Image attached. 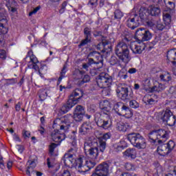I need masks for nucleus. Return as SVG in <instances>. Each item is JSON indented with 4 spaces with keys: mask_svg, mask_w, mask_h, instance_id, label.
<instances>
[{
    "mask_svg": "<svg viewBox=\"0 0 176 176\" xmlns=\"http://www.w3.org/2000/svg\"><path fill=\"white\" fill-rule=\"evenodd\" d=\"M62 163H63L65 167L68 168H76L78 171H89L91 170L97 164L96 160H86L84 157H76V151L74 149L69 150L62 159Z\"/></svg>",
    "mask_w": 176,
    "mask_h": 176,
    "instance_id": "obj_1",
    "label": "nucleus"
},
{
    "mask_svg": "<svg viewBox=\"0 0 176 176\" xmlns=\"http://www.w3.org/2000/svg\"><path fill=\"white\" fill-rule=\"evenodd\" d=\"M85 113V107L81 105H78L76 107L73 116L71 114H67L62 118H56L54 121L52 127L53 129H59L60 131L65 133V131H68V129L71 127L73 119H74L76 122H82Z\"/></svg>",
    "mask_w": 176,
    "mask_h": 176,
    "instance_id": "obj_2",
    "label": "nucleus"
},
{
    "mask_svg": "<svg viewBox=\"0 0 176 176\" xmlns=\"http://www.w3.org/2000/svg\"><path fill=\"white\" fill-rule=\"evenodd\" d=\"M112 102H113V100H102L100 102L102 113L95 115V122H96L97 126L104 130H111L112 128V120L109 117V112L112 109Z\"/></svg>",
    "mask_w": 176,
    "mask_h": 176,
    "instance_id": "obj_3",
    "label": "nucleus"
},
{
    "mask_svg": "<svg viewBox=\"0 0 176 176\" xmlns=\"http://www.w3.org/2000/svg\"><path fill=\"white\" fill-rule=\"evenodd\" d=\"M107 143L100 139L89 140L84 143V152L89 159L96 160L100 153H104Z\"/></svg>",
    "mask_w": 176,
    "mask_h": 176,
    "instance_id": "obj_4",
    "label": "nucleus"
},
{
    "mask_svg": "<svg viewBox=\"0 0 176 176\" xmlns=\"http://www.w3.org/2000/svg\"><path fill=\"white\" fill-rule=\"evenodd\" d=\"M25 61H27L28 63V67L30 69H34V71L38 70V75L41 78H43L42 76L43 74H46V71H47V66L43 65L39 69V67L38 66V63H39V60H38V58L34 55V52L32 50H30L28 52V55L26 56V58H25Z\"/></svg>",
    "mask_w": 176,
    "mask_h": 176,
    "instance_id": "obj_5",
    "label": "nucleus"
},
{
    "mask_svg": "<svg viewBox=\"0 0 176 176\" xmlns=\"http://www.w3.org/2000/svg\"><path fill=\"white\" fill-rule=\"evenodd\" d=\"M80 97H83V91L80 89H76L70 95L67 104L61 107L60 112L67 113L71 108H73V107H75L78 104Z\"/></svg>",
    "mask_w": 176,
    "mask_h": 176,
    "instance_id": "obj_6",
    "label": "nucleus"
},
{
    "mask_svg": "<svg viewBox=\"0 0 176 176\" xmlns=\"http://www.w3.org/2000/svg\"><path fill=\"white\" fill-rule=\"evenodd\" d=\"M116 56L121 60L124 64H129L131 56H130V50H129V46L124 42L119 43L115 48Z\"/></svg>",
    "mask_w": 176,
    "mask_h": 176,
    "instance_id": "obj_7",
    "label": "nucleus"
},
{
    "mask_svg": "<svg viewBox=\"0 0 176 176\" xmlns=\"http://www.w3.org/2000/svg\"><path fill=\"white\" fill-rule=\"evenodd\" d=\"M127 140L138 149H145L146 148V140L140 133H132L127 135Z\"/></svg>",
    "mask_w": 176,
    "mask_h": 176,
    "instance_id": "obj_8",
    "label": "nucleus"
},
{
    "mask_svg": "<svg viewBox=\"0 0 176 176\" xmlns=\"http://www.w3.org/2000/svg\"><path fill=\"white\" fill-rule=\"evenodd\" d=\"M160 8L155 6H150L148 9L141 8L139 11L140 17L142 21H146V20L149 19L148 16H160Z\"/></svg>",
    "mask_w": 176,
    "mask_h": 176,
    "instance_id": "obj_9",
    "label": "nucleus"
},
{
    "mask_svg": "<svg viewBox=\"0 0 176 176\" xmlns=\"http://www.w3.org/2000/svg\"><path fill=\"white\" fill-rule=\"evenodd\" d=\"M148 138L153 142L163 144V142H166L168 140V132L164 129L153 131L149 133Z\"/></svg>",
    "mask_w": 176,
    "mask_h": 176,
    "instance_id": "obj_10",
    "label": "nucleus"
},
{
    "mask_svg": "<svg viewBox=\"0 0 176 176\" xmlns=\"http://www.w3.org/2000/svg\"><path fill=\"white\" fill-rule=\"evenodd\" d=\"M51 135L52 141L57 143H52L50 145V155H53L54 149H56V148L65 140V134L64 133H60V129H55Z\"/></svg>",
    "mask_w": 176,
    "mask_h": 176,
    "instance_id": "obj_11",
    "label": "nucleus"
},
{
    "mask_svg": "<svg viewBox=\"0 0 176 176\" xmlns=\"http://www.w3.org/2000/svg\"><path fill=\"white\" fill-rule=\"evenodd\" d=\"M159 116L161 120H162L164 123H166L168 126L173 127V126L175 125V116L173 114V112H171V110H170L169 109H166V110H164L162 113H159Z\"/></svg>",
    "mask_w": 176,
    "mask_h": 176,
    "instance_id": "obj_12",
    "label": "nucleus"
},
{
    "mask_svg": "<svg viewBox=\"0 0 176 176\" xmlns=\"http://www.w3.org/2000/svg\"><path fill=\"white\" fill-rule=\"evenodd\" d=\"M96 83L100 89H107L112 83V79L108 74L102 72L100 73L96 79Z\"/></svg>",
    "mask_w": 176,
    "mask_h": 176,
    "instance_id": "obj_13",
    "label": "nucleus"
},
{
    "mask_svg": "<svg viewBox=\"0 0 176 176\" xmlns=\"http://www.w3.org/2000/svg\"><path fill=\"white\" fill-rule=\"evenodd\" d=\"M164 2L166 5L168 3L169 6L168 7V10H164L163 12V20L165 25H170V24H171V16L173 14V10L171 8H174L175 6L174 1H173V0H164Z\"/></svg>",
    "mask_w": 176,
    "mask_h": 176,
    "instance_id": "obj_14",
    "label": "nucleus"
},
{
    "mask_svg": "<svg viewBox=\"0 0 176 176\" xmlns=\"http://www.w3.org/2000/svg\"><path fill=\"white\" fill-rule=\"evenodd\" d=\"M135 38L139 42H145L152 38V34L148 30L140 28L136 30Z\"/></svg>",
    "mask_w": 176,
    "mask_h": 176,
    "instance_id": "obj_15",
    "label": "nucleus"
},
{
    "mask_svg": "<svg viewBox=\"0 0 176 176\" xmlns=\"http://www.w3.org/2000/svg\"><path fill=\"white\" fill-rule=\"evenodd\" d=\"M174 146H175V143L170 140L167 144H160L157 148V152L160 156H166L174 149Z\"/></svg>",
    "mask_w": 176,
    "mask_h": 176,
    "instance_id": "obj_16",
    "label": "nucleus"
},
{
    "mask_svg": "<svg viewBox=\"0 0 176 176\" xmlns=\"http://www.w3.org/2000/svg\"><path fill=\"white\" fill-rule=\"evenodd\" d=\"M118 97L124 101L126 100H131L134 97V94L132 91H129V88L126 87H118L116 89Z\"/></svg>",
    "mask_w": 176,
    "mask_h": 176,
    "instance_id": "obj_17",
    "label": "nucleus"
},
{
    "mask_svg": "<svg viewBox=\"0 0 176 176\" xmlns=\"http://www.w3.org/2000/svg\"><path fill=\"white\" fill-rule=\"evenodd\" d=\"M88 57H94V58L88 59V65H91V64H100V67H102V56L99 52L96 51L90 52L88 54Z\"/></svg>",
    "mask_w": 176,
    "mask_h": 176,
    "instance_id": "obj_18",
    "label": "nucleus"
},
{
    "mask_svg": "<svg viewBox=\"0 0 176 176\" xmlns=\"http://www.w3.org/2000/svg\"><path fill=\"white\" fill-rule=\"evenodd\" d=\"M130 47L134 54H141L145 50V44L142 41H133L131 43Z\"/></svg>",
    "mask_w": 176,
    "mask_h": 176,
    "instance_id": "obj_19",
    "label": "nucleus"
},
{
    "mask_svg": "<svg viewBox=\"0 0 176 176\" xmlns=\"http://www.w3.org/2000/svg\"><path fill=\"white\" fill-rule=\"evenodd\" d=\"M140 20L141 17L138 16L136 14H131L130 18L126 21V25L131 30H135L140 25Z\"/></svg>",
    "mask_w": 176,
    "mask_h": 176,
    "instance_id": "obj_20",
    "label": "nucleus"
},
{
    "mask_svg": "<svg viewBox=\"0 0 176 176\" xmlns=\"http://www.w3.org/2000/svg\"><path fill=\"white\" fill-rule=\"evenodd\" d=\"M8 23V19H6V15L3 12H0V34H8V29L5 26V24Z\"/></svg>",
    "mask_w": 176,
    "mask_h": 176,
    "instance_id": "obj_21",
    "label": "nucleus"
},
{
    "mask_svg": "<svg viewBox=\"0 0 176 176\" xmlns=\"http://www.w3.org/2000/svg\"><path fill=\"white\" fill-rule=\"evenodd\" d=\"M168 86L167 84H162L159 82H155L154 86L148 88L149 93H160L163 90H166V88Z\"/></svg>",
    "mask_w": 176,
    "mask_h": 176,
    "instance_id": "obj_22",
    "label": "nucleus"
},
{
    "mask_svg": "<svg viewBox=\"0 0 176 176\" xmlns=\"http://www.w3.org/2000/svg\"><path fill=\"white\" fill-rule=\"evenodd\" d=\"M84 34L85 35V39L82 40L81 43L79 44V47H82V46H85L87 45L89 42H90V38L91 36V29L89 28H85L84 29Z\"/></svg>",
    "mask_w": 176,
    "mask_h": 176,
    "instance_id": "obj_23",
    "label": "nucleus"
},
{
    "mask_svg": "<svg viewBox=\"0 0 176 176\" xmlns=\"http://www.w3.org/2000/svg\"><path fill=\"white\" fill-rule=\"evenodd\" d=\"M119 115H122L126 119H130L133 117V111L129 107L123 105L121 108V113H119Z\"/></svg>",
    "mask_w": 176,
    "mask_h": 176,
    "instance_id": "obj_24",
    "label": "nucleus"
},
{
    "mask_svg": "<svg viewBox=\"0 0 176 176\" xmlns=\"http://www.w3.org/2000/svg\"><path fill=\"white\" fill-rule=\"evenodd\" d=\"M90 130H91V124L85 122L80 128L79 132L82 135H85L87 134V133H90Z\"/></svg>",
    "mask_w": 176,
    "mask_h": 176,
    "instance_id": "obj_25",
    "label": "nucleus"
},
{
    "mask_svg": "<svg viewBox=\"0 0 176 176\" xmlns=\"http://www.w3.org/2000/svg\"><path fill=\"white\" fill-rule=\"evenodd\" d=\"M124 156L129 159H135L137 157V150L135 148H128L124 152Z\"/></svg>",
    "mask_w": 176,
    "mask_h": 176,
    "instance_id": "obj_26",
    "label": "nucleus"
},
{
    "mask_svg": "<svg viewBox=\"0 0 176 176\" xmlns=\"http://www.w3.org/2000/svg\"><path fill=\"white\" fill-rule=\"evenodd\" d=\"M26 174L28 176H31V173L34 171L35 167H36V163L35 161L30 160L27 163Z\"/></svg>",
    "mask_w": 176,
    "mask_h": 176,
    "instance_id": "obj_27",
    "label": "nucleus"
},
{
    "mask_svg": "<svg viewBox=\"0 0 176 176\" xmlns=\"http://www.w3.org/2000/svg\"><path fill=\"white\" fill-rule=\"evenodd\" d=\"M144 100L146 101V104H149L150 105H153V104H156V102H157V96L147 95L144 98Z\"/></svg>",
    "mask_w": 176,
    "mask_h": 176,
    "instance_id": "obj_28",
    "label": "nucleus"
},
{
    "mask_svg": "<svg viewBox=\"0 0 176 176\" xmlns=\"http://www.w3.org/2000/svg\"><path fill=\"white\" fill-rule=\"evenodd\" d=\"M160 78L162 82H166V85L168 86V82L171 80V76L170 73L167 72H164L160 76Z\"/></svg>",
    "mask_w": 176,
    "mask_h": 176,
    "instance_id": "obj_29",
    "label": "nucleus"
},
{
    "mask_svg": "<svg viewBox=\"0 0 176 176\" xmlns=\"http://www.w3.org/2000/svg\"><path fill=\"white\" fill-rule=\"evenodd\" d=\"M6 4L8 10L10 12H16V8H14V5H16V2H14V0H6Z\"/></svg>",
    "mask_w": 176,
    "mask_h": 176,
    "instance_id": "obj_30",
    "label": "nucleus"
},
{
    "mask_svg": "<svg viewBox=\"0 0 176 176\" xmlns=\"http://www.w3.org/2000/svg\"><path fill=\"white\" fill-rule=\"evenodd\" d=\"M129 127H130V126H129V124L120 122L117 125V130H118V131H122L123 133H124L125 131H127Z\"/></svg>",
    "mask_w": 176,
    "mask_h": 176,
    "instance_id": "obj_31",
    "label": "nucleus"
},
{
    "mask_svg": "<svg viewBox=\"0 0 176 176\" xmlns=\"http://www.w3.org/2000/svg\"><path fill=\"white\" fill-rule=\"evenodd\" d=\"M65 74H67V66L64 65V67L60 72V76L58 79L57 85H60V83H61V81L63 80V79H64V78H65Z\"/></svg>",
    "mask_w": 176,
    "mask_h": 176,
    "instance_id": "obj_32",
    "label": "nucleus"
},
{
    "mask_svg": "<svg viewBox=\"0 0 176 176\" xmlns=\"http://www.w3.org/2000/svg\"><path fill=\"white\" fill-rule=\"evenodd\" d=\"M38 97L41 101L46 100V97H47V91H46V89H41L38 91Z\"/></svg>",
    "mask_w": 176,
    "mask_h": 176,
    "instance_id": "obj_33",
    "label": "nucleus"
},
{
    "mask_svg": "<svg viewBox=\"0 0 176 176\" xmlns=\"http://www.w3.org/2000/svg\"><path fill=\"white\" fill-rule=\"evenodd\" d=\"M87 82H90V76L86 74L82 77V79L78 81V85H82L84 83H87Z\"/></svg>",
    "mask_w": 176,
    "mask_h": 176,
    "instance_id": "obj_34",
    "label": "nucleus"
},
{
    "mask_svg": "<svg viewBox=\"0 0 176 176\" xmlns=\"http://www.w3.org/2000/svg\"><path fill=\"white\" fill-rule=\"evenodd\" d=\"M107 45H109V41L107 40H102V42L99 43L97 45L98 50H101V49H104Z\"/></svg>",
    "mask_w": 176,
    "mask_h": 176,
    "instance_id": "obj_35",
    "label": "nucleus"
},
{
    "mask_svg": "<svg viewBox=\"0 0 176 176\" xmlns=\"http://www.w3.org/2000/svg\"><path fill=\"white\" fill-rule=\"evenodd\" d=\"M113 105V109L115 111L116 113H119V108H120V105H122V103L116 102L113 100V102L111 103V107Z\"/></svg>",
    "mask_w": 176,
    "mask_h": 176,
    "instance_id": "obj_36",
    "label": "nucleus"
},
{
    "mask_svg": "<svg viewBox=\"0 0 176 176\" xmlns=\"http://www.w3.org/2000/svg\"><path fill=\"white\" fill-rule=\"evenodd\" d=\"M125 168L127 170V171H134V170H135V166L131 163L128 162L125 164Z\"/></svg>",
    "mask_w": 176,
    "mask_h": 176,
    "instance_id": "obj_37",
    "label": "nucleus"
},
{
    "mask_svg": "<svg viewBox=\"0 0 176 176\" xmlns=\"http://www.w3.org/2000/svg\"><path fill=\"white\" fill-rule=\"evenodd\" d=\"M115 19H117L118 20H120L123 17V12L120 11V10H116L114 12Z\"/></svg>",
    "mask_w": 176,
    "mask_h": 176,
    "instance_id": "obj_38",
    "label": "nucleus"
},
{
    "mask_svg": "<svg viewBox=\"0 0 176 176\" xmlns=\"http://www.w3.org/2000/svg\"><path fill=\"white\" fill-rule=\"evenodd\" d=\"M129 107H131V108L137 109V108H138V107H140V104H138V102H137V101L133 100H131L129 102Z\"/></svg>",
    "mask_w": 176,
    "mask_h": 176,
    "instance_id": "obj_39",
    "label": "nucleus"
},
{
    "mask_svg": "<svg viewBox=\"0 0 176 176\" xmlns=\"http://www.w3.org/2000/svg\"><path fill=\"white\" fill-rule=\"evenodd\" d=\"M22 135L23 137L27 140V138H31V132L30 131H27V130H23L22 131Z\"/></svg>",
    "mask_w": 176,
    "mask_h": 176,
    "instance_id": "obj_40",
    "label": "nucleus"
},
{
    "mask_svg": "<svg viewBox=\"0 0 176 176\" xmlns=\"http://www.w3.org/2000/svg\"><path fill=\"white\" fill-rule=\"evenodd\" d=\"M7 57L8 52H6L5 50H0V58H1V60H6Z\"/></svg>",
    "mask_w": 176,
    "mask_h": 176,
    "instance_id": "obj_41",
    "label": "nucleus"
},
{
    "mask_svg": "<svg viewBox=\"0 0 176 176\" xmlns=\"http://www.w3.org/2000/svg\"><path fill=\"white\" fill-rule=\"evenodd\" d=\"M121 70L118 73V76H120L121 75H124L127 74V69H126V67L124 66H120Z\"/></svg>",
    "mask_w": 176,
    "mask_h": 176,
    "instance_id": "obj_42",
    "label": "nucleus"
},
{
    "mask_svg": "<svg viewBox=\"0 0 176 176\" xmlns=\"http://www.w3.org/2000/svg\"><path fill=\"white\" fill-rule=\"evenodd\" d=\"M56 176H71V173L68 170H65L63 173H58Z\"/></svg>",
    "mask_w": 176,
    "mask_h": 176,
    "instance_id": "obj_43",
    "label": "nucleus"
},
{
    "mask_svg": "<svg viewBox=\"0 0 176 176\" xmlns=\"http://www.w3.org/2000/svg\"><path fill=\"white\" fill-rule=\"evenodd\" d=\"M138 69L136 68H134V67H131L128 70V74H130L131 75H133L134 74H137L138 72Z\"/></svg>",
    "mask_w": 176,
    "mask_h": 176,
    "instance_id": "obj_44",
    "label": "nucleus"
},
{
    "mask_svg": "<svg viewBox=\"0 0 176 176\" xmlns=\"http://www.w3.org/2000/svg\"><path fill=\"white\" fill-rule=\"evenodd\" d=\"M41 10V7L38 6L34 8L32 12L29 13V16H33V14H36L38 10Z\"/></svg>",
    "mask_w": 176,
    "mask_h": 176,
    "instance_id": "obj_45",
    "label": "nucleus"
},
{
    "mask_svg": "<svg viewBox=\"0 0 176 176\" xmlns=\"http://www.w3.org/2000/svg\"><path fill=\"white\" fill-rule=\"evenodd\" d=\"M143 84L144 85L145 87H149L151 85H152V82H151V79L146 78Z\"/></svg>",
    "mask_w": 176,
    "mask_h": 176,
    "instance_id": "obj_46",
    "label": "nucleus"
},
{
    "mask_svg": "<svg viewBox=\"0 0 176 176\" xmlns=\"http://www.w3.org/2000/svg\"><path fill=\"white\" fill-rule=\"evenodd\" d=\"M12 138L14 140V141H15L16 142H21V140H20V137H19V135L14 133L12 135Z\"/></svg>",
    "mask_w": 176,
    "mask_h": 176,
    "instance_id": "obj_47",
    "label": "nucleus"
},
{
    "mask_svg": "<svg viewBox=\"0 0 176 176\" xmlns=\"http://www.w3.org/2000/svg\"><path fill=\"white\" fill-rule=\"evenodd\" d=\"M109 138H111V133H104L102 137V139L104 141H107V140H109Z\"/></svg>",
    "mask_w": 176,
    "mask_h": 176,
    "instance_id": "obj_48",
    "label": "nucleus"
},
{
    "mask_svg": "<svg viewBox=\"0 0 176 176\" xmlns=\"http://www.w3.org/2000/svg\"><path fill=\"white\" fill-rule=\"evenodd\" d=\"M156 27L157 30H158L159 31H163V30H164V25H163L162 23H158Z\"/></svg>",
    "mask_w": 176,
    "mask_h": 176,
    "instance_id": "obj_49",
    "label": "nucleus"
},
{
    "mask_svg": "<svg viewBox=\"0 0 176 176\" xmlns=\"http://www.w3.org/2000/svg\"><path fill=\"white\" fill-rule=\"evenodd\" d=\"M165 176H176V166L174 168L173 171H170L168 174Z\"/></svg>",
    "mask_w": 176,
    "mask_h": 176,
    "instance_id": "obj_50",
    "label": "nucleus"
},
{
    "mask_svg": "<svg viewBox=\"0 0 176 176\" xmlns=\"http://www.w3.org/2000/svg\"><path fill=\"white\" fill-rule=\"evenodd\" d=\"M142 120V117L141 116H135V122L136 123H141Z\"/></svg>",
    "mask_w": 176,
    "mask_h": 176,
    "instance_id": "obj_51",
    "label": "nucleus"
},
{
    "mask_svg": "<svg viewBox=\"0 0 176 176\" xmlns=\"http://www.w3.org/2000/svg\"><path fill=\"white\" fill-rule=\"evenodd\" d=\"M89 5L91 6H97V0H90Z\"/></svg>",
    "mask_w": 176,
    "mask_h": 176,
    "instance_id": "obj_52",
    "label": "nucleus"
},
{
    "mask_svg": "<svg viewBox=\"0 0 176 176\" xmlns=\"http://www.w3.org/2000/svg\"><path fill=\"white\" fill-rule=\"evenodd\" d=\"M89 67H90V65H89L88 63L82 65V68L86 71H89Z\"/></svg>",
    "mask_w": 176,
    "mask_h": 176,
    "instance_id": "obj_53",
    "label": "nucleus"
},
{
    "mask_svg": "<svg viewBox=\"0 0 176 176\" xmlns=\"http://www.w3.org/2000/svg\"><path fill=\"white\" fill-rule=\"evenodd\" d=\"M39 133L41 134V135H43L45 134V128L43 126H41L40 129H38Z\"/></svg>",
    "mask_w": 176,
    "mask_h": 176,
    "instance_id": "obj_54",
    "label": "nucleus"
},
{
    "mask_svg": "<svg viewBox=\"0 0 176 176\" xmlns=\"http://www.w3.org/2000/svg\"><path fill=\"white\" fill-rule=\"evenodd\" d=\"M47 164L49 168H52V167H53V165H52V164L50 163V158L47 159Z\"/></svg>",
    "mask_w": 176,
    "mask_h": 176,
    "instance_id": "obj_55",
    "label": "nucleus"
},
{
    "mask_svg": "<svg viewBox=\"0 0 176 176\" xmlns=\"http://www.w3.org/2000/svg\"><path fill=\"white\" fill-rule=\"evenodd\" d=\"M12 166H13V162H12V161H9L7 163V167H8V169L12 168Z\"/></svg>",
    "mask_w": 176,
    "mask_h": 176,
    "instance_id": "obj_56",
    "label": "nucleus"
},
{
    "mask_svg": "<svg viewBox=\"0 0 176 176\" xmlns=\"http://www.w3.org/2000/svg\"><path fill=\"white\" fill-rule=\"evenodd\" d=\"M119 77L120 78V79H126L129 78V76L127 75V73H126L125 74L119 76Z\"/></svg>",
    "mask_w": 176,
    "mask_h": 176,
    "instance_id": "obj_57",
    "label": "nucleus"
},
{
    "mask_svg": "<svg viewBox=\"0 0 176 176\" xmlns=\"http://www.w3.org/2000/svg\"><path fill=\"white\" fill-rule=\"evenodd\" d=\"M17 149H18L19 153H23V146H21L20 145H18L17 146Z\"/></svg>",
    "mask_w": 176,
    "mask_h": 176,
    "instance_id": "obj_58",
    "label": "nucleus"
},
{
    "mask_svg": "<svg viewBox=\"0 0 176 176\" xmlns=\"http://www.w3.org/2000/svg\"><path fill=\"white\" fill-rule=\"evenodd\" d=\"M59 91H65V87H64L63 85H60L59 86Z\"/></svg>",
    "mask_w": 176,
    "mask_h": 176,
    "instance_id": "obj_59",
    "label": "nucleus"
},
{
    "mask_svg": "<svg viewBox=\"0 0 176 176\" xmlns=\"http://www.w3.org/2000/svg\"><path fill=\"white\" fill-rule=\"evenodd\" d=\"M21 107V106L20 105V103H18L17 104H16V107H15L16 111H20Z\"/></svg>",
    "mask_w": 176,
    "mask_h": 176,
    "instance_id": "obj_60",
    "label": "nucleus"
},
{
    "mask_svg": "<svg viewBox=\"0 0 176 176\" xmlns=\"http://www.w3.org/2000/svg\"><path fill=\"white\" fill-rule=\"evenodd\" d=\"M67 1H64L63 3H62V7L63 9H65V8H67Z\"/></svg>",
    "mask_w": 176,
    "mask_h": 176,
    "instance_id": "obj_61",
    "label": "nucleus"
},
{
    "mask_svg": "<svg viewBox=\"0 0 176 176\" xmlns=\"http://www.w3.org/2000/svg\"><path fill=\"white\" fill-rule=\"evenodd\" d=\"M134 89H135V90H139V89H140V85H138V84H135V85H134Z\"/></svg>",
    "mask_w": 176,
    "mask_h": 176,
    "instance_id": "obj_62",
    "label": "nucleus"
},
{
    "mask_svg": "<svg viewBox=\"0 0 176 176\" xmlns=\"http://www.w3.org/2000/svg\"><path fill=\"white\" fill-rule=\"evenodd\" d=\"M21 3H28L30 2V0H19Z\"/></svg>",
    "mask_w": 176,
    "mask_h": 176,
    "instance_id": "obj_63",
    "label": "nucleus"
},
{
    "mask_svg": "<svg viewBox=\"0 0 176 176\" xmlns=\"http://www.w3.org/2000/svg\"><path fill=\"white\" fill-rule=\"evenodd\" d=\"M120 176H131V175L127 173H124Z\"/></svg>",
    "mask_w": 176,
    "mask_h": 176,
    "instance_id": "obj_64",
    "label": "nucleus"
}]
</instances>
